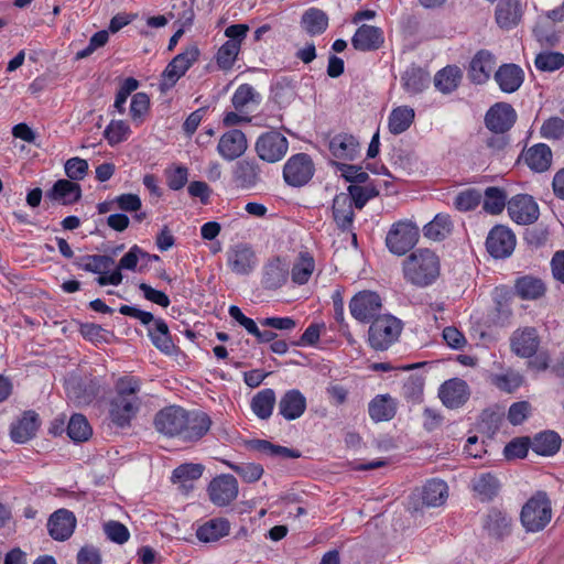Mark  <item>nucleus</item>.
<instances>
[{
	"label": "nucleus",
	"mask_w": 564,
	"mask_h": 564,
	"mask_svg": "<svg viewBox=\"0 0 564 564\" xmlns=\"http://www.w3.org/2000/svg\"><path fill=\"white\" fill-rule=\"evenodd\" d=\"M402 273L404 280L414 286H430L440 278V257L427 248L416 249L403 260Z\"/></svg>",
	"instance_id": "nucleus-1"
},
{
	"label": "nucleus",
	"mask_w": 564,
	"mask_h": 564,
	"mask_svg": "<svg viewBox=\"0 0 564 564\" xmlns=\"http://www.w3.org/2000/svg\"><path fill=\"white\" fill-rule=\"evenodd\" d=\"M140 390L139 382L132 378H121L117 383V394L110 403V417L117 426L126 427L137 415L140 409V400L137 393Z\"/></svg>",
	"instance_id": "nucleus-2"
},
{
	"label": "nucleus",
	"mask_w": 564,
	"mask_h": 564,
	"mask_svg": "<svg viewBox=\"0 0 564 564\" xmlns=\"http://www.w3.org/2000/svg\"><path fill=\"white\" fill-rule=\"evenodd\" d=\"M552 502L545 491H536L522 506L520 522L527 533L543 531L552 520Z\"/></svg>",
	"instance_id": "nucleus-3"
},
{
	"label": "nucleus",
	"mask_w": 564,
	"mask_h": 564,
	"mask_svg": "<svg viewBox=\"0 0 564 564\" xmlns=\"http://www.w3.org/2000/svg\"><path fill=\"white\" fill-rule=\"evenodd\" d=\"M119 312L122 315L139 319L143 325H149L151 322H154V328H149V336L152 344L161 352L172 355L175 345L171 338L169 326L162 318L155 319L152 313L129 305H121Z\"/></svg>",
	"instance_id": "nucleus-4"
},
{
	"label": "nucleus",
	"mask_w": 564,
	"mask_h": 564,
	"mask_svg": "<svg viewBox=\"0 0 564 564\" xmlns=\"http://www.w3.org/2000/svg\"><path fill=\"white\" fill-rule=\"evenodd\" d=\"M402 328V322L390 314L377 316L370 324L368 343L375 350H387L398 340Z\"/></svg>",
	"instance_id": "nucleus-5"
},
{
	"label": "nucleus",
	"mask_w": 564,
	"mask_h": 564,
	"mask_svg": "<svg viewBox=\"0 0 564 564\" xmlns=\"http://www.w3.org/2000/svg\"><path fill=\"white\" fill-rule=\"evenodd\" d=\"M419 227L410 220L394 223L386 237V246L395 256H404L417 243Z\"/></svg>",
	"instance_id": "nucleus-6"
},
{
	"label": "nucleus",
	"mask_w": 564,
	"mask_h": 564,
	"mask_svg": "<svg viewBox=\"0 0 564 564\" xmlns=\"http://www.w3.org/2000/svg\"><path fill=\"white\" fill-rule=\"evenodd\" d=\"M199 50L197 45H189L186 50L177 54L165 67L162 73L160 90L166 93L176 82L187 72V69L198 59Z\"/></svg>",
	"instance_id": "nucleus-7"
},
{
	"label": "nucleus",
	"mask_w": 564,
	"mask_h": 564,
	"mask_svg": "<svg viewBox=\"0 0 564 564\" xmlns=\"http://www.w3.org/2000/svg\"><path fill=\"white\" fill-rule=\"evenodd\" d=\"M314 175V163L306 153L292 155L283 167V178L293 187L307 184Z\"/></svg>",
	"instance_id": "nucleus-8"
},
{
	"label": "nucleus",
	"mask_w": 564,
	"mask_h": 564,
	"mask_svg": "<svg viewBox=\"0 0 564 564\" xmlns=\"http://www.w3.org/2000/svg\"><path fill=\"white\" fill-rule=\"evenodd\" d=\"M381 306V297L372 291L358 292L349 302L351 316L360 323H369L380 316Z\"/></svg>",
	"instance_id": "nucleus-9"
},
{
	"label": "nucleus",
	"mask_w": 564,
	"mask_h": 564,
	"mask_svg": "<svg viewBox=\"0 0 564 564\" xmlns=\"http://www.w3.org/2000/svg\"><path fill=\"white\" fill-rule=\"evenodd\" d=\"M288 148V139L278 131L261 134L256 143L258 156L269 163L280 161L286 154Z\"/></svg>",
	"instance_id": "nucleus-10"
},
{
	"label": "nucleus",
	"mask_w": 564,
	"mask_h": 564,
	"mask_svg": "<svg viewBox=\"0 0 564 564\" xmlns=\"http://www.w3.org/2000/svg\"><path fill=\"white\" fill-rule=\"evenodd\" d=\"M187 411L177 405H170L159 411L154 419L158 432L167 436H181L186 423Z\"/></svg>",
	"instance_id": "nucleus-11"
},
{
	"label": "nucleus",
	"mask_w": 564,
	"mask_h": 564,
	"mask_svg": "<svg viewBox=\"0 0 564 564\" xmlns=\"http://www.w3.org/2000/svg\"><path fill=\"white\" fill-rule=\"evenodd\" d=\"M516 247V236L506 226H495L488 234L486 240L487 251L496 259L509 257Z\"/></svg>",
	"instance_id": "nucleus-12"
},
{
	"label": "nucleus",
	"mask_w": 564,
	"mask_h": 564,
	"mask_svg": "<svg viewBox=\"0 0 564 564\" xmlns=\"http://www.w3.org/2000/svg\"><path fill=\"white\" fill-rule=\"evenodd\" d=\"M208 495L214 505L228 506L238 496V481L229 474L217 476L208 485Z\"/></svg>",
	"instance_id": "nucleus-13"
},
{
	"label": "nucleus",
	"mask_w": 564,
	"mask_h": 564,
	"mask_svg": "<svg viewBox=\"0 0 564 564\" xmlns=\"http://www.w3.org/2000/svg\"><path fill=\"white\" fill-rule=\"evenodd\" d=\"M508 213L519 225L533 224L539 218V206L534 198L528 194H519L508 202Z\"/></svg>",
	"instance_id": "nucleus-14"
},
{
	"label": "nucleus",
	"mask_w": 564,
	"mask_h": 564,
	"mask_svg": "<svg viewBox=\"0 0 564 564\" xmlns=\"http://www.w3.org/2000/svg\"><path fill=\"white\" fill-rule=\"evenodd\" d=\"M517 120L516 110L507 102H497L485 116L486 127L495 133H506Z\"/></svg>",
	"instance_id": "nucleus-15"
},
{
	"label": "nucleus",
	"mask_w": 564,
	"mask_h": 564,
	"mask_svg": "<svg viewBox=\"0 0 564 564\" xmlns=\"http://www.w3.org/2000/svg\"><path fill=\"white\" fill-rule=\"evenodd\" d=\"M227 262L234 273L248 275L257 267L258 259L250 246L238 243L231 247L227 252Z\"/></svg>",
	"instance_id": "nucleus-16"
},
{
	"label": "nucleus",
	"mask_w": 564,
	"mask_h": 564,
	"mask_svg": "<svg viewBox=\"0 0 564 564\" xmlns=\"http://www.w3.org/2000/svg\"><path fill=\"white\" fill-rule=\"evenodd\" d=\"M470 390L466 381L453 378L445 381L438 390V397L448 409H457L469 399Z\"/></svg>",
	"instance_id": "nucleus-17"
},
{
	"label": "nucleus",
	"mask_w": 564,
	"mask_h": 564,
	"mask_svg": "<svg viewBox=\"0 0 564 564\" xmlns=\"http://www.w3.org/2000/svg\"><path fill=\"white\" fill-rule=\"evenodd\" d=\"M289 275V263L280 257H275L263 265L261 283L265 290H278L286 283Z\"/></svg>",
	"instance_id": "nucleus-18"
},
{
	"label": "nucleus",
	"mask_w": 564,
	"mask_h": 564,
	"mask_svg": "<svg viewBox=\"0 0 564 564\" xmlns=\"http://www.w3.org/2000/svg\"><path fill=\"white\" fill-rule=\"evenodd\" d=\"M482 527L488 536L501 541L511 534L512 519L507 512L491 508L485 516Z\"/></svg>",
	"instance_id": "nucleus-19"
},
{
	"label": "nucleus",
	"mask_w": 564,
	"mask_h": 564,
	"mask_svg": "<svg viewBox=\"0 0 564 564\" xmlns=\"http://www.w3.org/2000/svg\"><path fill=\"white\" fill-rule=\"evenodd\" d=\"M247 148V138L245 133L238 129H232L224 133L217 145L219 155L227 161H234L241 156Z\"/></svg>",
	"instance_id": "nucleus-20"
},
{
	"label": "nucleus",
	"mask_w": 564,
	"mask_h": 564,
	"mask_svg": "<svg viewBox=\"0 0 564 564\" xmlns=\"http://www.w3.org/2000/svg\"><path fill=\"white\" fill-rule=\"evenodd\" d=\"M76 527V518L72 511L58 509L47 521L50 535L56 541H65L74 532Z\"/></svg>",
	"instance_id": "nucleus-21"
},
{
	"label": "nucleus",
	"mask_w": 564,
	"mask_h": 564,
	"mask_svg": "<svg viewBox=\"0 0 564 564\" xmlns=\"http://www.w3.org/2000/svg\"><path fill=\"white\" fill-rule=\"evenodd\" d=\"M510 341L511 350L521 358H530L535 355L540 345L536 330L532 327L516 330Z\"/></svg>",
	"instance_id": "nucleus-22"
},
{
	"label": "nucleus",
	"mask_w": 564,
	"mask_h": 564,
	"mask_svg": "<svg viewBox=\"0 0 564 564\" xmlns=\"http://www.w3.org/2000/svg\"><path fill=\"white\" fill-rule=\"evenodd\" d=\"M383 42L382 30L368 24L359 26L351 39L354 48L361 52L377 51L382 46Z\"/></svg>",
	"instance_id": "nucleus-23"
},
{
	"label": "nucleus",
	"mask_w": 564,
	"mask_h": 564,
	"mask_svg": "<svg viewBox=\"0 0 564 564\" xmlns=\"http://www.w3.org/2000/svg\"><path fill=\"white\" fill-rule=\"evenodd\" d=\"M184 425L180 437L187 442H195L209 431L212 420L205 412H187Z\"/></svg>",
	"instance_id": "nucleus-24"
},
{
	"label": "nucleus",
	"mask_w": 564,
	"mask_h": 564,
	"mask_svg": "<svg viewBox=\"0 0 564 564\" xmlns=\"http://www.w3.org/2000/svg\"><path fill=\"white\" fill-rule=\"evenodd\" d=\"M184 425L180 437L187 442H195L209 431L212 420L205 412H187Z\"/></svg>",
	"instance_id": "nucleus-25"
},
{
	"label": "nucleus",
	"mask_w": 564,
	"mask_h": 564,
	"mask_svg": "<svg viewBox=\"0 0 564 564\" xmlns=\"http://www.w3.org/2000/svg\"><path fill=\"white\" fill-rule=\"evenodd\" d=\"M496 65L495 56L486 50H480L471 59L468 77L475 84L486 83Z\"/></svg>",
	"instance_id": "nucleus-26"
},
{
	"label": "nucleus",
	"mask_w": 564,
	"mask_h": 564,
	"mask_svg": "<svg viewBox=\"0 0 564 564\" xmlns=\"http://www.w3.org/2000/svg\"><path fill=\"white\" fill-rule=\"evenodd\" d=\"M306 409V398L297 389L286 391L279 402V412L288 421L299 419Z\"/></svg>",
	"instance_id": "nucleus-27"
},
{
	"label": "nucleus",
	"mask_w": 564,
	"mask_h": 564,
	"mask_svg": "<svg viewBox=\"0 0 564 564\" xmlns=\"http://www.w3.org/2000/svg\"><path fill=\"white\" fill-rule=\"evenodd\" d=\"M354 202L347 193H339L333 199V218L341 230H348L354 221Z\"/></svg>",
	"instance_id": "nucleus-28"
},
{
	"label": "nucleus",
	"mask_w": 564,
	"mask_h": 564,
	"mask_svg": "<svg viewBox=\"0 0 564 564\" xmlns=\"http://www.w3.org/2000/svg\"><path fill=\"white\" fill-rule=\"evenodd\" d=\"M496 22L503 30H511L519 24L522 9L519 0H502L496 8Z\"/></svg>",
	"instance_id": "nucleus-29"
},
{
	"label": "nucleus",
	"mask_w": 564,
	"mask_h": 564,
	"mask_svg": "<svg viewBox=\"0 0 564 564\" xmlns=\"http://www.w3.org/2000/svg\"><path fill=\"white\" fill-rule=\"evenodd\" d=\"M495 79L505 93H513L523 82V70L516 64H503L495 73Z\"/></svg>",
	"instance_id": "nucleus-30"
},
{
	"label": "nucleus",
	"mask_w": 564,
	"mask_h": 564,
	"mask_svg": "<svg viewBox=\"0 0 564 564\" xmlns=\"http://www.w3.org/2000/svg\"><path fill=\"white\" fill-rule=\"evenodd\" d=\"M51 199L59 200L63 205H72L82 198L80 185L69 180H58L47 193Z\"/></svg>",
	"instance_id": "nucleus-31"
},
{
	"label": "nucleus",
	"mask_w": 564,
	"mask_h": 564,
	"mask_svg": "<svg viewBox=\"0 0 564 564\" xmlns=\"http://www.w3.org/2000/svg\"><path fill=\"white\" fill-rule=\"evenodd\" d=\"M234 178L243 188H252L261 181V170L253 160H242L236 164Z\"/></svg>",
	"instance_id": "nucleus-32"
},
{
	"label": "nucleus",
	"mask_w": 564,
	"mask_h": 564,
	"mask_svg": "<svg viewBox=\"0 0 564 564\" xmlns=\"http://www.w3.org/2000/svg\"><path fill=\"white\" fill-rule=\"evenodd\" d=\"M420 497L422 506L440 507L445 503L448 497V487L443 480L431 479L422 487Z\"/></svg>",
	"instance_id": "nucleus-33"
},
{
	"label": "nucleus",
	"mask_w": 564,
	"mask_h": 564,
	"mask_svg": "<svg viewBox=\"0 0 564 564\" xmlns=\"http://www.w3.org/2000/svg\"><path fill=\"white\" fill-rule=\"evenodd\" d=\"M527 165L534 172H545L552 163V151L549 145L539 143L524 153Z\"/></svg>",
	"instance_id": "nucleus-34"
},
{
	"label": "nucleus",
	"mask_w": 564,
	"mask_h": 564,
	"mask_svg": "<svg viewBox=\"0 0 564 564\" xmlns=\"http://www.w3.org/2000/svg\"><path fill=\"white\" fill-rule=\"evenodd\" d=\"M37 427V414L33 411H28L12 425L11 438L17 443H25L35 435Z\"/></svg>",
	"instance_id": "nucleus-35"
},
{
	"label": "nucleus",
	"mask_w": 564,
	"mask_h": 564,
	"mask_svg": "<svg viewBox=\"0 0 564 564\" xmlns=\"http://www.w3.org/2000/svg\"><path fill=\"white\" fill-rule=\"evenodd\" d=\"M230 524L223 518L212 519L200 525L196 531V536L200 542H216L223 536L229 534Z\"/></svg>",
	"instance_id": "nucleus-36"
},
{
	"label": "nucleus",
	"mask_w": 564,
	"mask_h": 564,
	"mask_svg": "<svg viewBox=\"0 0 564 564\" xmlns=\"http://www.w3.org/2000/svg\"><path fill=\"white\" fill-rule=\"evenodd\" d=\"M301 26L311 36L319 35L328 26V17L321 9L310 8L301 18Z\"/></svg>",
	"instance_id": "nucleus-37"
},
{
	"label": "nucleus",
	"mask_w": 564,
	"mask_h": 564,
	"mask_svg": "<svg viewBox=\"0 0 564 564\" xmlns=\"http://www.w3.org/2000/svg\"><path fill=\"white\" fill-rule=\"evenodd\" d=\"M562 440L556 432L545 431L534 436L531 448L538 455L552 456L558 452Z\"/></svg>",
	"instance_id": "nucleus-38"
},
{
	"label": "nucleus",
	"mask_w": 564,
	"mask_h": 564,
	"mask_svg": "<svg viewBox=\"0 0 564 564\" xmlns=\"http://www.w3.org/2000/svg\"><path fill=\"white\" fill-rule=\"evenodd\" d=\"M395 403L387 394L377 395L369 403L368 412L375 422L390 421L395 415Z\"/></svg>",
	"instance_id": "nucleus-39"
},
{
	"label": "nucleus",
	"mask_w": 564,
	"mask_h": 564,
	"mask_svg": "<svg viewBox=\"0 0 564 564\" xmlns=\"http://www.w3.org/2000/svg\"><path fill=\"white\" fill-rule=\"evenodd\" d=\"M358 141L350 134H338L329 142L332 154L338 159L352 160L357 153Z\"/></svg>",
	"instance_id": "nucleus-40"
},
{
	"label": "nucleus",
	"mask_w": 564,
	"mask_h": 564,
	"mask_svg": "<svg viewBox=\"0 0 564 564\" xmlns=\"http://www.w3.org/2000/svg\"><path fill=\"white\" fill-rule=\"evenodd\" d=\"M248 447L252 451H257L267 454L271 457H283V458H299L301 453L296 449H292L285 446L275 445L267 440H251L248 442Z\"/></svg>",
	"instance_id": "nucleus-41"
},
{
	"label": "nucleus",
	"mask_w": 564,
	"mask_h": 564,
	"mask_svg": "<svg viewBox=\"0 0 564 564\" xmlns=\"http://www.w3.org/2000/svg\"><path fill=\"white\" fill-rule=\"evenodd\" d=\"M516 292L522 300H536L545 292V285L541 279L525 275L516 281Z\"/></svg>",
	"instance_id": "nucleus-42"
},
{
	"label": "nucleus",
	"mask_w": 564,
	"mask_h": 564,
	"mask_svg": "<svg viewBox=\"0 0 564 564\" xmlns=\"http://www.w3.org/2000/svg\"><path fill=\"white\" fill-rule=\"evenodd\" d=\"M415 112L411 107L400 106L393 109L389 116V130L392 134L406 131L412 124Z\"/></svg>",
	"instance_id": "nucleus-43"
},
{
	"label": "nucleus",
	"mask_w": 564,
	"mask_h": 564,
	"mask_svg": "<svg viewBox=\"0 0 564 564\" xmlns=\"http://www.w3.org/2000/svg\"><path fill=\"white\" fill-rule=\"evenodd\" d=\"M429 82V74L420 67L411 66L402 75L404 89L413 95L422 93L427 87Z\"/></svg>",
	"instance_id": "nucleus-44"
},
{
	"label": "nucleus",
	"mask_w": 564,
	"mask_h": 564,
	"mask_svg": "<svg viewBox=\"0 0 564 564\" xmlns=\"http://www.w3.org/2000/svg\"><path fill=\"white\" fill-rule=\"evenodd\" d=\"M499 481L491 474H481L473 480V489L481 501H490L498 495Z\"/></svg>",
	"instance_id": "nucleus-45"
},
{
	"label": "nucleus",
	"mask_w": 564,
	"mask_h": 564,
	"mask_svg": "<svg viewBox=\"0 0 564 564\" xmlns=\"http://www.w3.org/2000/svg\"><path fill=\"white\" fill-rule=\"evenodd\" d=\"M460 78L462 72L457 66H446L436 73L434 84L443 94H449L458 87Z\"/></svg>",
	"instance_id": "nucleus-46"
},
{
	"label": "nucleus",
	"mask_w": 564,
	"mask_h": 564,
	"mask_svg": "<svg viewBox=\"0 0 564 564\" xmlns=\"http://www.w3.org/2000/svg\"><path fill=\"white\" fill-rule=\"evenodd\" d=\"M274 404L275 393L272 389H264L258 392L251 401L252 411L261 420H267L271 416Z\"/></svg>",
	"instance_id": "nucleus-47"
},
{
	"label": "nucleus",
	"mask_w": 564,
	"mask_h": 564,
	"mask_svg": "<svg viewBox=\"0 0 564 564\" xmlns=\"http://www.w3.org/2000/svg\"><path fill=\"white\" fill-rule=\"evenodd\" d=\"M315 268L313 257L307 252H301L297 261L291 269V278L295 284L303 285L308 282Z\"/></svg>",
	"instance_id": "nucleus-48"
},
{
	"label": "nucleus",
	"mask_w": 564,
	"mask_h": 564,
	"mask_svg": "<svg viewBox=\"0 0 564 564\" xmlns=\"http://www.w3.org/2000/svg\"><path fill=\"white\" fill-rule=\"evenodd\" d=\"M452 221L449 216L438 214L423 228L426 238L434 241L443 240L451 232Z\"/></svg>",
	"instance_id": "nucleus-49"
},
{
	"label": "nucleus",
	"mask_w": 564,
	"mask_h": 564,
	"mask_svg": "<svg viewBox=\"0 0 564 564\" xmlns=\"http://www.w3.org/2000/svg\"><path fill=\"white\" fill-rule=\"evenodd\" d=\"M507 203V195L502 188L491 186L486 188L484 194V205L482 208L491 214L497 215L500 214Z\"/></svg>",
	"instance_id": "nucleus-50"
},
{
	"label": "nucleus",
	"mask_w": 564,
	"mask_h": 564,
	"mask_svg": "<svg viewBox=\"0 0 564 564\" xmlns=\"http://www.w3.org/2000/svg\"><path fill=\"white\" fill-rule=\"evenodd\" d=\"M111 264H113V259L109 256L101 254L83 256L77 258L75 261V265L77 268L99 274L108 269Z\"/></svg>",
	"instance_id": "nucleus-51"
},
{
	"label": "nucleus",
	"mask_w": 564,
	"mask_h": 564,
	"mask_svg": "<svg viewBox=\"0 0 564 564\" xmlns=\"http://www.w3.org/2000/svg\"><path fill=\"white\" fill-rule=\"evenodd\" d=\"M67 434L74 442H85L91 435V427L82 414H74L67 425Z\"/></svg>",
	"instance_id": "nucleus-52"
},
{
	"label": "nucleus",
	"mask_w": 564,
	"mask_h": 564,
	"mask_svg": "<svg viewBox=\"0 0 564 564\" xmlns=\"http://www.w3.org/2000/svg\"><path fill=\"white\" fill-rule=\"evenodd\" d=\"M534 64L542 72H554L564 66V54L544 51L536 55Z\"/></svg>",
	"instance_id": "nucleus-53"
},
{
	"label": "nucleus",
	"mask_w": 564,
	"mask_h": 564,
	"mask_svg": "<svg viewBox=\"0 0 564 564\" xmlns=\"http://www.w3.org/2000/svg\"><path fill=\"white\" fill-rule=\"evenodd\" d=\"M67 390L68 395L76 399L78 403H90L99 393V386L95 380H90L87 386L82 382L77 384L72 383Z\"/></svg>",
	"instance_id": "nucleus-54"
},
{
	"label": "nucleus",
	"mask_w": 564,
	"mask_h": 564,
	"mask_svg": "<svg viewBox=\"0 0 564 564\" xmlns=\"http://www.w3.org/2000/svg\"><path fill=\"white\" fill-rule=\"evenodd\" d=\"M533 32L542 45L554 46L558 41L554 24L549 19H539Z\"/></svg>",
	"instance_id": "nucleus-55"
},
{
	"label": "nucleus",
	"mask_w": 564,
	"mask_h": 564,
	"mask_svg": "<svg viewBox=\"0 0 564 564\" xmlns=\"http://www.w3.org/2000/svg\"><path fill=\"white\" fill-rule=\"evenodd\" d=\"M240 51L237 41H226L217 52V64L221 69H230Z\"/></svg>",
	"instance_id": "nucleus-56"
},
{
	"label": "nucleus",
	"mask_w": 564,
	"mask_h": 564,
	"mask_svg": "<svg viewBox=\"0 0 564 564\" xmlns=\"http://www.w3.org/2000/svg\"><path fill=\"white\" fill-rule=\"evenodd\" d=\"M227 466L237 473L245 481L254 482L263 475V467L256 463L234 464L226 462Z\"/></svg>",
	"instance_id": "nucleus-57"
},
{
	"label": "nucleus",
	"mask_w": 564,
	"mask_h": 564,
	"mask_svg": "<svg viewBox=\"0 0 564 564\" xmlns=\"http://www.w3.org/2000/svg\"><path fill=\"white\" fill-rule=\"evenodd\" d=\"M349 196L352 198L354 205L356 208L361 209L367 202L376 197L379 192L373 186H360L356 184H350L348 186Z\"/></svg>",
	"instance_id": "nucleus-58"
},
{
	"label": "nucleus",
	"mask_w": 564,
	"mask_h": 564,
	"mask_svg": "<svg viewBox=\"0 0 564 564\" xmlns=\"http://www.w3.org/2000/svg\"><path fill=\"white\" fill-rule=\"evenodd\" d=\"M130 128L122 120H112L104 132L105 138L111 145L124 141L128 138Z\"/></svg>",
	"instance_id": "nucleus-59"
},
{
	"label": "nucleus",
	"mask_w": 564,
	"mask_h": 564,
	"mask_svg": "<svg viewBox=\"0 0 564 564\" xmlns=\"http://www.w3.org/2000/svg\"><path fill=\"white\" fill-rule=\"evenodd\" d=\"M204 466L200 464H183L175 468L172 474L173 482L196 480L202 477Z\"/></svg>",
	"instance_id": "nucleus-60"
},
{
	"label": "nucleus",
	"mask_w": 564,
	"mask_h": 564,
	"mask_svg": "<svg viewBox=\"0 0 564 564\" xmlns=\"http://www.w3.org/2000/svg\"><path fill=\"white\" fill-rule=\"evenodd\" d=\"M259 94L249 84L240 85L232 96V105L237 110H241L249 102L259 101Z\"/></svg>",
	"instance_id": "nucleus-61"
},
{
	"label": "nucleus",
	"mask_w": 564,
	"mask_h": 564,
	"mask_svg": "<svg viewBox=\"0 0 564 564\" xmlns=\"http://www.w3.org/2000/svg\"><path fill=\"white\" fill-rule=\"evenodd\" d=\"M501 422L502 414L492 410H484L480 414L478 426L482 433L487 434L488 436H492L499 430Z\"/></svg>",
	"instance_id": "nucleus-62"
},
{
	"label": "nucleus",
	"mask_w": 564,
	"mask_h": 564,
	"mask_svg": "<svg viewBox=\"0 0 564 564\" xmlns=\"http://www.w3.org/2000/svg\"><path fill=\"white\" fill-rule=\"evenodd\" d=\"M481 200V194L479 191L469 188L460 192L456 197L454 205L460 212L471 210L479 205Z\"/></svg>",
	"instance_id": "nucleus-63"
},
{
	"label": "nucleus",
	"mask_w": 564,
	"mask_h": 564,
	"mask_svg": "<svg viewBox=\"0 0 564 564\" xmlns=\"http://www.w3.org/2000/svg\"><path fill=\"white\" fill-rule=\"evenodd\" d=\"M104 532L110 541L118 544H123L130 538L127 527L115 520H110L104 524Z\"/></svg>",
	"instance_id": "nucleus-64"
}]
</instances>
